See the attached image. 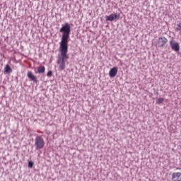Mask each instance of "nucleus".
<instances>
[{"mask_svg":"<svg viewBox=\"0 0 181 181\" xmlns=\"http://www.w3.org/2000/svg\"><path fill=\"white\" fill-rule=\"evenodd\" d=\"M59 32L62 33L61 42L59 43V52L58 55L57 64L59 66V70H64L66 69V62L69 59V39H70V33L71 32V26L69 23L62 25Z\"/></svg>","mask_w":181,"mask_h":181,"instance_id":"f257e3e1","label":"nucleus"},{"mask_svg":"<svg viewBox=\"0 0 181 181\" xmlns=\"http://www.w3.org/2000/svg\"><path fill=\"white\" fill-rule=\"evenodd\" d=\"M35 149H43L45 148V139L41 136H37L35 139Z\"/></svg>","mask_w":181,"mask_h":181,"instance_id":"f03ea898","label":"nucleus"},{"mask_svg":"<svg viewBox=\"0 0 181 181\" xmlns=\"http://www.w3.org/2000/svg\"><path fill=\"white\" fill-rule=\"evenodd\" d=\"M170 46L172 50H173L174 52H176V53H177V52L180 50V46L179 45V42L173 40V39H172L170 41Z\"/></svg>","mask_w":181,"mask_h":181,"instance_id":"7ed1b4c3","label":"nucleus"},{"mask_svg":"<svg viewBox=\"0 0 181 181\" xmlns=\"http://www.w3.org/2000/svg\"><path fill=\"white\" fill-rule=\"evenodd\" d=\"M166 43H168V39L166 37H158V41L156 42V46L157 47H164Z\"/></svg>","mask_w":181,"mask_h":181,"instance_id":"20e7f679","label":"nucleus"},{"mask_svg":"<svg viewBox=\"0 0 181 181\" xmlns=\"http://www.w3.org/2000/svg\"><path fill=\"white\" fill-rule=\"evenodd\" d=\"M115 19H119V13H115V14H110L108 16H106V21L109 22H112V21H115Z\"/></svg>","mask_w":181,"mask_h":181,"instance_id":"39448f33","label":"nucleus"},{"mask_svg":"<svg viewBox=\"0 0 181 181\" xmlns=\"http://www.w3.org/2000/svg\"><path fill=\"white\" fill-rule=\"evenodd\" d=\"M172 181H181V173H174L172 174Z\"/></svg>","mask_w":181,"mask_h":181,"instance_id":"423d86ee","label":"nucleus"},{"mask_svg":"<svg viewBox=\"0 0 181 181\" xmlns=\"http://www.w3.org/2000/svg\"><path fill=\"white\" fill-rule=\"evenodd\" d=\"M27 76L30 80V81H33V83H37V78H36V76H35L32 71H28L27 73Z\"/></svg>","mask_w":181,"mask_h":181,"instance_id":"0eeeda50","label":"nucleus"},{"mask_svg":"<svg viewBox=\"0 0 181 181\" xmlns=\"http://www.w3.org/2000/svg\"><path fill=\"white\" fill-rule=\"evenodd\" d=\"M118 73V68L117 66L113 67L109 72L110 77H115Z\"/></svg>","mask_w":181,"mask_h":181,"instance_id":"6e6552de","label":"nucleus"},{"mask_svg":"<svg viewBox=\"0 0 181 181\" xmlns=\"http://www.w3.org/2000/svg\"><path fill=\"white\" fill-rule=\"evenodd\" d=\"M4 73L7 74H11V73H12V68H11L8 64L6 65L4 69Z\"/></svg>","mask_w":181,"mask_h":181,"instance_id":"1a4fd4ad","label":"nucleus"},{"mask_svg":"<svg viewBox=\"0 0 181 181\" xmlns=\"http://www.w3.org/2000/svg\"><path fill=\"white\" fill-rule=\"evenodd\" d=\"M45 70H46V68H45L44 66H40L37 69V73H39V74H43Z\"/></svg>","mask_w":181,"mask_h":181,"instance_id":"9d476101","label":"nucleus"},{"mask_svg":"<svg viewBox=\"0 0 181 181\" xmlns=\"http://www.w3.org/2000/svg\"><path fill=\"white\" fill-rule=\"evenodd\" d=\"M163 101H165V98H160L157 100L156 103H157V104H162V103H163Z\"/></svg>","mask_w":181,"mask_h":181,"instance_id":"9b49d317","label":"nucleus"},{"mask_svg":"<svg viewBox=\"0 0 181 181\" xmlns=\"http://www.w3.org/2000/svg\"><path fill=\"white\" fill-rule=\"evenodd\" d=\"M33 165H35V163H33V161H29L28 162V168H30V169L32 168H33Z\"/></svg>","mask_w":181,"mask_h":181,"instance_id":"f8f14e48","label":"nucleus"},{"mask_svg":"<svg viewBox=\"0 0 181 181\" xmlns=\"http://www.w3.org/2000/svg\"><path fill=\"white\" fill-rule=\"evenodd\" d=\"M176 30H180L181 31V23L177 24V28H176Z\"/></svg>","mask_w":181,"mask_h":181,"instance_id":"ddd939ff","label":"nucleus"},{"mask_svg":"<svg viewBox=\"0 0 181 181\" xmlns=\"http://www.w3.org/2000/svg\"><path fill=\"white\" fill-rule=\"evenodd\" d=\"M53 72L52 71H49L47 74V77H52Z\"/></svg>","mask_w":181,"mask_h":181,"instance_id":"4468645a","label":"nucleus"},{"mask_svg":"<svg viewBox=\"0 0 181 181\" xmlns=\"http://www.w3.org/2000/svg\"><path fill=\"white\" fill-rule=\"evenodd\" d=\"M177 169H180L179 168H177Z\"/></svg>","mask_w":181,"mask_h":181,"instance_id":"2eb2a0df","label":"nucleus"}]
</instances>
